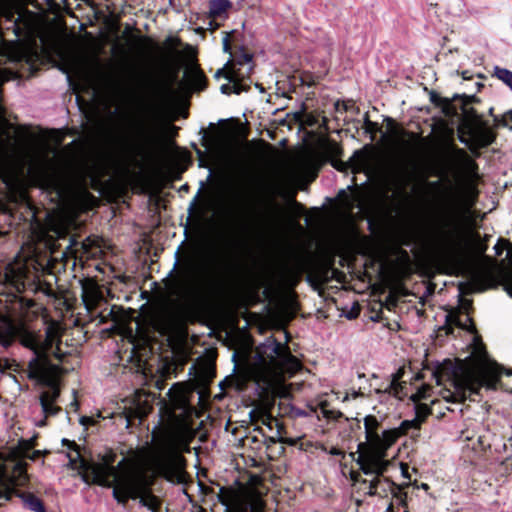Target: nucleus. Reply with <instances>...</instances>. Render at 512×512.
<instances>
[{"label": "nucleus", "mask_w": 512, "mask_h": 512, "mask_svg": "<svg viewBox=\"0 0 512 512\" xmlns=\"http://www.w3.org/2000/svg\"><path fill=\"white\" fill-rule=\"evenodd\" d=\"M125 461V458H122L117 466L110 461L102 467L94 468L91 475L83 476V481L104 488H112L113 499L123 507L129 500H138L140 507L147 508L151 512H158L162 503L159 497L152 492L147 479L138 474H120Z\"/></svg>", "instance_id": "f257e3e1"}, {"label": "nucleus", "mask_w": 512, "mask_h": 512, "mask_svg": "<svg viewBox=\"0 0 512 512\" xmlns=\"http://www.w3.org/2000/svg\"><path fill=\"white\" fill-rule=\"evenodd\" d=\"M294 361L289 347L273 336L260 343L256 347L252 374L262 392L273 395L285 393L283 378Z\"/></svg>", "instance_id": "f03ea898"}, {"label": "nucleus", "mask_w": 512, "mask_h": 512, "mask_svg": "<svg viewBox=\"0 0 512 512\" xmlns=\"http://www.w3.org/2000/svg\"><path fill=\"white\" fill-rule=\"evenodd\" d=\"M247 201H241V204ZM247 205L233 206L231 213L230 240L235 245H244L252 240L272 234L278 226L275 214H266L264 217L256 216L247 209Z\"/></svg>", "instance_id": "7ed1b4c3"}, {"label": "nucleus", "mask_w": 512, "mask_h": 512, "mask_svg": "<svg viewBox=\"0 0 512 512\" xmlns=\"http://www.w3.org/2000/svg\"><path fill=\"white\" fill-rule=\"evenodd\" d=\"M463 214L461 199L457 195L445 210L434 239L440 251L447 253L455 247Z\"/></svg>", "instance_id": "20e7f679"}, {"label": "nucleus", "mask_w": 512, "mask_h": 512, "mask_svg": "<svg viewBox=\"0 0 512 512\" xmlns=\"http://www.w3.org/2000/svg\"><path fill=\"white\" fill-rule=\"evenodd\" d=\"M216 282L217 273L213 266L197 281L181 283L177 292L178 300L186 308L195 306L215 290Z\"/></svg>", "instance_id": "39448f33"}, {"label": "nucleus", "mask_w": 512, "mask_h": 512, "mask_svg": "<svg viewBox=\"0 0 512 512\" xmlns=\"http://www.w3.org/2000/svg\"><path fill=\"white\" fill-rule=\"evenodd\" d=\"M25 346L33 352V357L28 363L27 377L31 380L40 381L50 369L51 361L45 350V343L33 336L25 341Z\"/></svg>", "instance_id": "423d86ee"}, {"label": "nucleus", "mask_w": 512, "mask_h": 512, "mask_svg": "<svg viewBox=\"0 0 512 512\" xmlns=\"http://www.w3.org/2000/svg\"><path fill=\"white\" fill-rule=\"evenodd\" d=\"M471 101L472 97L469 96L456 95L453 99V102H451L448 99L440 97L436 93L431 94V102L437 106H441L443 113L447 117H458L459 113L461 112L471 120L475 122H481V116L478 114V112L475 109L469 107Z\"/></svg>", "instance_id": "0eeeda50"}, {"label": "nucleus", "mask_w": 512, "mask_h": 512, "mask_svg": "<svg viewBox=\"0 0 512 512\" xmlns=\"http://www.w3.org/2000/svg\"><path fill=\"white\" fill-rule=\"evenodd\" d=\"M162 409L172 417L176 413L185 411L187 406V391L183 383H174L166 393V397L161 399Z\"/></svg>", "instance_id": "6e6552de"}, {"label": "nucleus", "mask_w": 512, "mask_h": 512, "mask_svg": "<svg viewBox=\"0 0 512 512\" xmlns=\"http://www.w3.org/2000/svg\"><path fill=\"white\" fill-rule=\"evenodd\" d=\"M252 71V66L247 68V71L240 72V69H231L226 75L225 78L228 79L229 83L223 84L220 87V90L223 94H240L241 92H247L250 88L251 81L248 83L249 74Z\"/></svg>", "instance_id": "1a4fd4ad"}, {"label": "nucleus", "mask_w": 512, "mask_h": 512, "mask_svg": "<svg viewBox=\"0 0 512 512\" xmlns=\"http://www.w3.org/2000/svg\"><path fill=\"white\" fill-rule=\"evenodd\" d=\"M370 386H374L375 393L379 394L380 396L389 395L402 399L403 396L406 395V393H404V386L399 383L395 377L387 379L381 385H374L371 383Z\"/></svg>", "instance_id": "9d476101"}, {"label": "nucleus", "mask_w": 512, "mask_h": 512, "mask_svg": "<svg viewBox=\"0 0 512 512\" xmlns=\"http://www.w3.org/2000/svg\"><path fill=\"white\" fill-rule=\"evenodd\" d=\"M493 275L488 269H481L471 272L470 284L473 292H483L488 289L492 283Z\"/></svg>", "instance_id": "9b49d317"}, {"label": "nucleus", "mask_w": 512, "mask_h": 512, "mask_svg": "<svg viewBox=\"0 0 512 512\" xmlns=\"http://www.w3.org/2000/svg\"><path fill=\"white\" fill-rule=\"evenodd\" d=\"M181 461V457L170 447H165L157 458V464L163 472L175 469Z\"/></svg>", "instance_id": "f8f14e48"}, {"label": "nucleus", "mask_w": 512, "mask_h": 512, "mask_svg": "<svg viewBox=\"0 0 512 512\" xmlns=\"http://www.w3.org/2000/svg\"><path fill=\"white\" fill-rule=\"evenodd\" d=\"M397 437L396 430H382L379 432V442H372L370 446L379 453H386L387 449L395 443Z\"/></svg>", "instance_id": "ddd939ff"}, {"label": "nucleus", "mask_w": 512, "mask_h": 512, "mask_svg": "<svg viewBox=\"0 0 512 512\" xmlns=\"http://www.w3.org/2000/svg\"><path fill=\"white\" fill-rule=\"evenodd\" d=\"M365 437L369 445L372 442H379L380 422L374 415L364 418Z\"/></svg>", "instance_id": "4468645a"}, {"label": "nucleus", "mask_w": 512, "mask_h": 512, "mask_svg": "<svg viewBox=\"0 0 512 512\" xmlns=\"http://www.w3.org/2000/svg\"><path fill=\"white\" fill-rule=\"evenodd\" d=\"M495 140V134L488 128L485 127L478 131L474 135L476 157L480 156V150L486 148L493 143Z\"/></svg>", "instance_id": "2eb2a0df"}, {"label": "nucleus", "mask_w": 512, "mask_h": 512, "mask_svg": "<svg viewBox=\"0 0 512 512\" xmlns=\"http://www.w3.org/2000/svg\"><path fill=\"white\" fill-rule=\"evenodd\" d=\"M374 454L369 456L372 466L375 469L376 477L383 475L390 465V461L384 459L386 453H379L373 450Z\"/></svg>", "instance_id": "dca6fc26"}, {"label": "nucleus", "mask_w": 512, "mask_h": 512, "mask_svg": "<svg viewBox=\"0 0 512 512\" xmlns=\"http://www.w3.org/2000/svg\"><path fill=\"white\" fill-rule=\"evenodd\" d=\"M232 7L230 0H210L209 1V15L212 18L221 17L223 13Z\"/></svg>", "instance_id": "f3484780"}, {"label": "nucleus", "mask_w": 512, "mask_h": 512, "mask_svg": "<svg viewBox=\"0 0 512 512\" xmlns=\"http://www.w3.org/2000/svg\"><path fill=\"white\" fill-rule=\"evenodd\" d=\"M24 504L34 512H46L43 502L32 493H22L19 495Z\"/></svg>", "instance_id": "a211bd4d"}, {"label": "nucleus", "mask_w": 512, "mask_h": 512, "mask_svg": "<svg viewBox=\"0 0 512 512\" xmlns=\"http://www.w3.org/2000/svg\"><path fill=\"white\" fill-rule=\"evenodd\" d=\"M60 397V389L56 385H50L39 396V402L44 404L56 403Z\"/></svg>", "instance_id": "6ab92c4d"}, {"label": "nucleus", "mask_w": 512, "mask_h": 512, "mask_svg": "<svg viewBox=\"0 0 512 512\" xmlns=\"http://www.w3.org/2000/svg\"><path fill=\"white\" fill-rule=\"evenodd\" d=\"M375 484L377 489L381 492V495L379 496L387 497L389 494L392 493L396 483L388 478L381 479L380 477H376Z\"/></svg>", "instance_id": "aec40b11"}, {"label": "nucleus", "mask_w": 512, "mask_h": 512, "mask_svg": "<svg viewBox=\"0 0 512 512\" xmlns=\"http://www.w3.org/2000/svg\"><path fill=\"white\" fill-rule=\"evenodd\" d=\"M42 413L44 415V419L40 420L37 423L38 427H44L46 425V418L50 416H56L59 412L62 411L61 407L57 406L56 403L44 404L41 406Z\"/></svg>", "instance_id": "412c9836"}, {"label": "nucleus", "mask_w": 512, "mask_h": 512, "mask_svg": "<svg viewBox=\"0 0 512 512\" xmlns=\"http://www.w3.org/2000/svg\"><path fill=\"white\" fill-rule=\"evenodd\" d=\"M494 76H496L512 90V71L496 66L494 68Z\"/></svg>", "instance_id": "4be33fe9"}, {"label": "nucleus", "mask_w": 512, "mask_h": 512, "mask_svg": "<svg viewBox=\"0 0 512 512\" xmlns=\"http://www.w3.org/2000/svg\"><path fill=\"white\" fill-rule=\"evenodd\" d=\"M321 414L327 420L339 421L340 419H345L346 421H349V418L346 417L341 411L328 409L325 406L321 407Z\"/></svg>", "instance_id": "5701e85b"}, {"label": "nucleus", "mask_w": 512, "mask_h": 512, "mask_svg": "<svg viewBox=\"0 0 512 512\" xmlns=\"http://www.w3.org/2000/svg\"><path fill=\"white\" fill-rule=\"evenodd\" d=\"M415 417L423 423L426 418L431 414V408L427 404L417 403L414 407Z\"/></svg>", "instance_id": "b1692460"}, {"label": "nucleus", "mask_w": 512, "mask_h": 512, "mask_svg": "<svg viewBox=\"0 0 512 512\" xmlns=\"http://www.w3.org/2000/svg\"><path fill=\"white\" fill-rule=\"evenodd\" d=\"M235 63L234 65L231 67V69L236 68L237 65L239 66H245V65H248L252 62V55L245 52L243 49L240 50V52L236 55L235 57Z\"/></svg>", "instance_id": "393cba45"}, {"label": "nucleus", "mask_w": 512, "mask_h": 512, "mask_svg": "<svg viewBox=\"0 0 512 512\" xmlns=\"http://www.w3.org/2000/svg\"><path fill=\"white\" fill-rule=\"evenodd\" d=\"M421 424L422 423L419 421V419L414 417L413 419L402 421L401 428L405 433H408L409 431L418 432L420 430Z\"/></svg>", "instance_id": "a878e982"}, {"label": "nucleus", "mask_w": 512, "mask_h": 512, "mask_svg": "<svg viewBox=\"0 0 512 512\" xmlns=\"http://www.w3.org/2000/svg\"><path fill=\"white\" fill-rule=\"evenodd\" d=\"M391 495L399 505L406 506L407 494L400 485L395 484Z\"/></svg>", "instance_id": "bb28decb"}, {"label": "nucleus", "mask_w": 512, "mask_h": 512, "mask_svg": "<svg viewBox=\"0 0 512 512\" xmlns=\"http://www.w3.org/2000/svg\"><path fill=\"white\" fill-rule=\"evenodd\" d=\"M494 122L497 126L509 127V124L512 123V109L501 116H495Z\"/></svg>", "instance_id": "cd10ccee"}, {"label": "nucleus", "mask_w": 512, "mask_h": 512, "mask_svg": "<svg viewBox=\"0 0 512 512\" xmlns=\"http://www.w3.org/2000/svg\"><path fill=\"white\" fill-rule=\"evenodd\" d=\"M12 495L11 488L0 479V506L8 500H10Z\"/></svg>", "instance_id": "c85d7f7f"}, {"label": "nucleus", "mask_w": 512, "mask_h": 512, "mask_svg": "<svg viewBox=\"0 0 512 512\" xmlns=\"http://www.w3.org/2000/svg\"><path fill=\"white\" fill-rule=\"evenodd\" d=\"M458 139L462 144L467 146L469 148V150L471 151V153L476 157L474 136L470 138L463 134H459Z\"/></svg>", "instance_id": "c756f323"}, {"label": "nucleus", "mask_w": 512, "mask_h": 512, "mask_svg": "<svg viewBox=\"0 0 512 512\" xmlns=\"http://www.w3.org/2000/svg\"><path fill=\"white\" fill-rule=\"evenodd\" d=\"M74 451L76 452L75 456H73L70 453L67 454V457L69 458V467L72 469L77 468L78 462H80V466L83 467L85 465V462L84 460L81 459L79 449Z\"/></svg>", "instance_id": "7c9ffc66"}, {"label": "nucleus", "mask_w": 512, "mask_h": 512, "mask_svg": "<svg viewBox=\"0 0 512 512\" xmlns=\"http://www.w3.org/2000/svg\"><path fill=\"white\" fill-rule=\"evenodd\" d=\"M360 469L365 475L375 474V469L373 468L369 457L360 463Z\"/></svg>", "instance_id": "2f4dec72"}, {"label": "nucleus", "mask_w": 512, "mask_h": 512, "mask_svg": "<svg viewBox=\"0 0 512 512\" xmlns=\"http://www.w3.org/2000/svg\"><path fill=\"white\" fill-rule=\"evenodd\" d=\"M17 364L14 361H10L6 358H0V372L4 373L7 370H16Z\"/></svg>", "instance_id": "473e14b6"}, {"label": "nucleus", "mask_w": 512, "mask_h": 512, "mask_svg": "<svg viewBox=\"0 0 512 512\" xmlns=\"http://www.w3.org/2000/svg\"><path fill=\"white\" fill-rule=\"evenodd\" d=\"M117 142L123 148H130L133 144V138L130 134H123L117 138Z\"/></svg>", "instance_id": "72a5a7b5"}, {"label": "nucleus", "mask_w": 512, "mask_h": 512, "mask_svg": "<svg viewBox=\"0 0 512 512\" xmlns=\"http://www.w3.org/2000/svg\"><path fill=\"white\" fill-rule=\"evenodd\" d=\"M369 496H379L381 492L377 489L375 484V478L369 482L368 492Z\"/></svg>", "instance_id": "f704fd0d"}, {"label": "nucleus", "mask_w": 512, "mask_h": 512, "mask_svg": "<svg viewBox=\"0 0 512 512\" xmlns=\"http://www.w3.org/2000/svg\"><path fill=\"white\" fill-rule=\"evenodd\" d=\"M176 321V317L173 314H166L164 316L163 322H164V328H169L172 326Z\"/></svg>", "instance_id": "c9c22d12"}, {"label": "nucleus", "mask_w": 512, "mask_h": 512, "mask_svg": "<svg viewBox=\"0 0 512 512\" xmlns=\"http://www.w3.org/2000/svg\"><path fill=\"white\" fill-rule=\"evenodd\" d=\"M501 241L502 240L499 239L498 242L493 247L495 254L497 256H501L504 251V245H502ZM503 244H505V241H503Z\"/></svg>", "instance_id": "e433bc0d"}, {"label": "nucleus", "mask_w": 512, "mask_h": 512, "mask_svg": "<svg viewBox=\"0 0 512 512\" xmlns=\"http://www.w3.org/2000/svg\"><path fill=\"white\" fill-rule=\"evenodd\" d=\"M62 444L64 446H67L68 449H71V450H77L79 449L78 445L75 443V441H70L66 438L62 439Z\"/></svg>", "instance_id": "4c0bfd02"}, {"label": "nucleus", "mask_w": 512, "mask_h": 512, "mask_svg": "<svg viewBox=\"0 0 512 512\" xmlns=\"http://www.w3.org/2000/svg\"><path fill=\"white\" fill-rule=\"evenodd\" d=\"M223 50L224 52L226 53H231V48H230V43H229V36L226 35L224 38H223Z\"/></svg>", "instance_id": "58836bf2"}, {"label": "nucleus", "mask_w": 512, "mask_h": 512, "mask_svg": "<svg viewBox=\"0 0 512 512\" xmlns=\"http://www.w3.org/2000/svg\"><path fill=\"white\" fill-rule=\"evenodd\" d=\"M288 408H289V410H291L294 413L295 416H298V417L306 416V412L302 409L294 408L293 406H289Z\"/></svg>", "instance_id": "ea45409f"}, {"label": "nucleus", "mask_w": 512, "mask_h": 512, "mask_svg": "<svg viewBox=\"0 0 512 512\" xmlns=\"http://www.w3.org/2000/svg\"><path fill=\"white\" fill-rule=\"evenodd\" d=\"M487 248H488V245L485 241H480L478 243V251L481 255H485Z\"/></svg>", "instance_id": "a19ab883"}, {"label": "nucleus", "mask_w": 512, "mask_h": 512, "mask_svg": "<svg viewBox=\"0 0 512 512\" xmlns=\"http://www.w3.org/2000/svg\"><path fill=\"white\" fill-rule=\"evenodd\" d=\"M359 314V309H353L349 313L346 314L348 319H355Z\"/></svg>", "instance_id": "79ce46f5"}, {"label": "nucleus", "mask_w": 512, "mask_h": 512, "mask_svg": "<svg viewBox=\"0 0 512 512\" xmlns=\"http://www.w3.org/2000/svg\"><path fill=\"white\" fill-rule=\"evenodd\" d=\"M92 422H93V420H92L91 418H89V417H86V416H83V417H81V419H80V423H81V425H83V426L90 425V424H92Z\"/></svg>", "instance_id": "37998d69"}, {"label": "nucleus", "mask_w": 512, "mask_h": 512, "mask_svg": "<svg viewBox=\"0 0 512 512\" xmlns=\"http://www.w3.org/2000/svg\"><path fill=\"white\" fill-rule=\"evenodd\" d=\"M201 132L203 133V136H202V141H203V145L205 147H208V141H207V135H206V132L203 130V128L201 129Z\"/></svg>", "instance_id": "c03bdc74"}, {"label": "nucleus", "mask_w": 512, "mask_h": 512, "mask_svg": "<svg viewBox=\"0 0 512 512\" xmlns=\"http://www.w3.org/2000/svg\"><path fill=\"white\" fill-rule=\"evenodd\" d=\"M364 120H365V123L368 125V126H376L377 124L376 123H373L369 120V117H368V114H365V117H364Z\"/></svg>", "instance_id": "a18cd8bd"}, {"label": "nucleus", "mask_w": 512, "mask_h": 512, "mask_svg": "<svg viewBox=\"0 0 512 512\" xmlns=\"http://www.w3.org/2000/svg\"><path fill=\"white\" fill-rule=\"evenodd\" d=\"M231 70V68L228 69L227 72L224 73V71L222 69L218 70L215 74L216 77H220L221 75H226L229 71Z\"/></svg>", "instance_id": "49530a36"}, {"label": "nucleus", "mask_w": 512, "mask_h": 512, "mask_svg": "<svg viewBox=\"0 0 512 512\" xmlns=\"http://www.w3.org/2000/svg\"><path fill=\"white\" fill-rule=\"evenodd\" d=\"M231 70V68L228 69L227 72L224 73V71L222 69L218 70L215 74L216 77H220L221 75H226L229 71Z\"/></svg>", "instance_id": "de8ad7c7"}, {"label": "nucleus", "mask_w": 512, "mask_h": 512, "mask_svg": "<svg viewBox=\"0 0 512 512\" xmlns=\"http://www.w3.org/2000/svg\"><path fill=\"white\" fill-rule=\"evenodd\" d=\"M429 186L431 188H438L439 186V182L438 181H432V182H429Z\"/></svg>", "instance_id": "09e8293b"}, {"label": "nucleus", "mask_w": 512, "mask_h": 512, "mask_svg": "<svg viewBox=\"0 0 512 512\" xmlns=\"http://www.w3.org/2000/svg\"><path fill=\"white\" fill-rule=\"evenodd\" d=\"M331 454H332V455H340V454H341V452H340L338 449H335V448H334V449L331 451Z\"/></svg>", "instance_id": "8fccbe9b"}, {"label": "nucleus", "mask_w": 512, "mask_h": 512, "mask_svg": "<svg viewBox=\"0 0 512 512\" xmlns=\"http://www.w3.org/2000/svg\"><path fill=\"white\" fill-rule=\"evenodd\" d=\"M1 344L4 346V347H8L10 345V342L7 341V340H2L1 341Z\"/></svg>", "instance_id": "3c124183"}, {"label": "nucleus", "mask_w": 512, "mask_h": 512, "mask_svg": "<svg viewBox=\"0 0 512 512\" xmlns=\"http://www.w3.org/2000/svg\"><path fill=\"white\" fill-rule=\"evenodd\" d=\"M255 86H256L258 89H260V91H261V92H264V88L262 87V85H261V84L256 83V84H255Z\"/></svg>", "instance_id": "603ef678"}, {"label": "nucleus", "mask_w": 512, "mask_h": 512, "mask_svg": "<svg viewBox=\"0 0 512 512\" xmlns=\"http://www.w3.org/2000/svg\"><path fill=\"white\" fill-rule=\"evenodd\" d=\"M456 151L460 154V155H466L464 150L462 149H459V148H456Z\"/></svg>", "instance_id": "864d4df0"}, {"label": "nucleus", "mask_w": 512, "mask_h": 512, "mask_svg": "<svg viewBox=\"0 0 512 512\" xmlns=\"http://www.w3.org/2000/svg\"><path fill=\"white\" fill-rule=\"evenodd\" d=\"M128 90H129V92L134 93L136 89H135V86H129Z\"/></svg>", "instance_id": "5fc2aeb1"}, {"label": "nucleus", "mask_w": 512, "mask_h": 512, "mask_svg": "<svg viewBox=\"0 0 512 512\" xmlns=\"http://www.w3.org/2000/svg\"><path fill=\"white\" fill-rule=\"evenodd\" d=\"M421 487L425 490H427L429 488L428 484H426V483H422Z\"/></svg>", "instance_id": "6e6d98bb"}, {"label": "nucleus", "mask_w": 512, "mask_h": 512, "mask_svg": "<svg viewBox=\"0 0 512 512\" xmlns=\"http://www.w3.org/2000/svg\"><path fill=\"white\" fill-rule=\"evenodd\" d=\"M493 110H494L493 108H490L489 109V114L494 118L496 115L493 114Z\"/></svg>", "instance_id": "4d7b16f0"}, {"label": "nucleus", "mask_w": 512, "mask_h": 512, "mask_svg": "<svg viewBox=\"0 0 512 512\" xmlns=\"http://www.w3.org/2000/svg\"><path fill=\"white\" fill-rule=\"evenodd\" d=\"M433 375L436 377L437 384H440L441 383L440 378L435 373Z\"/></svg>", "instance_id": "13d9d810"}, {"label": "nucleus", "mask_w": 512, "mask_h": 512, "mask_svg": "<svg viewBox=\"0 0 512 512\" xmlns=\"http://www.w3.org/2000/svg\"><path fill=\"white\" fill-rule=\"evenodd\" d=\"M49 5L53 3V0H45Z\"/></svg>", "instance_id": "bf43d9fd"}, {"label": "nucleus", "mask_w": 512, "mask_h": 512, "mask_svg": "<svg viewBox=\"0 0 512 512\" xmlns=\"http://www.w3.org/2000/svg\"><path fill=\"white\" fill-rule=\"evenodd\" d=\"M356 421H357V423H356L357 427L360 428V421L357 419H356Z\"/></svg>", "instance_id": "052dcab7"}, {"label": "nucleus", "mask_w": 512, "mask_h": 512, "mask_svg": "<svg viewBox=\"0 0 512 512\" xmlns=\"http://www.w3.org/2000/svg\"><path fill=\"white\" fill-rule=\"evenodd\" d=\"M157 385H158V389H162L163 384H162V385H159V383H158Z\"/></svg>", "instance_id": "680f3d73"}, {"label": "nucleus", "mask_w": 512, "mask_h": 512, "mask_svg": "<svg viewBox=\"0 0 512 512\" xmlns=\"http://www.w3.org/2000/svg\"><path fill=\"white\" fill-rule=\"evenodd\" d=\"M359 393H354L353 397L356 398L358 397Z\"/></svg>", "instance_id": "e2e57ef3"}]
</instances>
